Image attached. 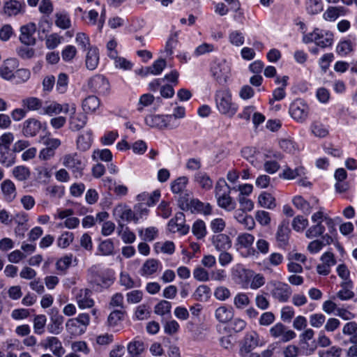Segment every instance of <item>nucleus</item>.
Here are the masks:
<instances>
[{
    "mask_svg": "<svg viewBox=\"0 0 357 357\" xmlns=\"http://www.w3.org/2000/svg\"><path fill=\"white\" fill-rule=\"evenodd\" d=\"M215 102L218 111L222 114L232 117L237 112V105L233 102L229 89H221L216 91Z\"/></svg>",
    "mask_w": 357,
    "mask_h": 357,
    "instance_id": "f257e3e1",
    "label": "nucleus"
},
{
    "mask_svg": "<svg viewBox=\"0 0 357 357\" xmlns=\"http://www.w3.org/2000/svg\"><path fill=\"white\" fill-rule=\"evenodd\" d=\"M63 165L71 170L76 178H79L83 175V170L86 164L84 158L76 152L65 154L62 158Z\"/></svg>",
    "mask_w": 357,
    "mask_h": 357,
    "instance_id": "f03ea898",
    "label": "nucleus"
},
{
    "mask_svg": "<svg viewBox=\"0 0 357 357\" xmlns=\"http://www.w3.org/2000/svg\"><path fill=\"white\" fill-rule=\"evenodd\" d=\"M305 43L314 42L317 46L325 48L331 46L333 42V35L331 32L315 29L313 32L303 36Z\"/></svg>",
    "mask_w": 357,
    "mask_h": 357,
    "instance_id": "7ed1b4c3",
    "label": "nucleus"
},
{
    "mask_svg": "<svg viewBox=\"0 0 357 357\" xmlns=\"http://www.w3.org/2000/svg\"><path fill=\"white\" fill-rule=\"evenodd\" d=\"M289 112L296 121L303 123L308 117L310 108L303 100L298 98L291 103Z\"/></svg>",
    "mask_w": 357,
    "mask_h": 357,
    "instance_id": "20e7f679",
    "label": "nucleus"
},
{
    "mask_svg": "<svg viewBox=\"0 0 357 357\" xmlns=\"http://www.w3.org/2000/svg\"><path fill=\"white\" fill-rule=\"evenodd\" d=\"M213 78L220 84L227 82L230 75V66L224 59L216 60L211 68Z\"/></svg>",
    "mask_w": 357,
    "mask_h": 357,
    "instance_id": "39448f33",
    "label": "nucleus"
},
{
    "mask_svg": "<svg viewBox=\"0 0 357 357\" xmlns=\"http://www.w3.org/2000/svg\"><path fill=\"white\" fill-rule=\"evenodd\" d=\"M271 335L277 339L279 338L282 342H287L296 337V333L294 331L288 329L283 324L277 323L270 328Z\"/></svg>",
    "mask_w": 357,
    "mask_h": 357,
    "instance_id": "423d86ee",
    "label": "nucleus"
},
{
    "mask_svg": "<svg viewBox=\"0 0 357 357\" xmlns=\"http://www.w3.org/2000/svg\"><path fill=\"white\" fill-rule=\"evenodd\" d=\"M259 344V335L255 331L247 333L245 335L239 349V354L242 357H245Z\"/></svg>",
    "mask_w": 357,
    "mask_h": 357,
    "instance_id": "0eeeda50",
    "label": "nucleus"
},
{
    "mask_svg": "<svg viewBox=\"0 0 357 357\" xmlns=\"http://www.w3.org/2000/svg\"><path fill=\"white\" fill-rule=\"evenodd\" d=\"M172 119V117L167 116V115H148L145 118V123L151 128L172 129L171 127L172 123H170Z\"/></svg>",
    "mask_w": 357,
    "mask_h": 357,
    "instance_id": "6e6552de",
    "label": "nucleus"
},
{
    "mask_svg": "<svg viewBox=\"0 0 357 357\" xmlns=\"http://www.w3.org/2000/svg\"><path fill=\"white\" fill-rule=\"evenodd\" d=\"M168 229L172 233L178 232L182 235L186 234L190 229L189 226L185 224V215L183 213H177L175 217L169 220L167 225Z\"/></svg>",
    "mask_w": 357,
    "mask_h": 357,
    "instance_id": "1a4fd4ad",
    "label": "nucleus"
},
{
    "mask_svg": "<svg viewBox=\"0 0 357 357\" xmlns=\"http://www.w3.org/2000/svg\"><path fill=\"white\" fill-rule=\"evenodd\" d=\"M291 294V287L287 284L280 282L275 283L274 287L271 291L273 297L281 303L287 302Z\"/></svg>",
    "mask_w": 357,
    "mask_h": 357,
    "instance_id": "9d476101",
    "label": "nucleus"
},
{
    "mask_svg": "<svg viewBox=\"0 0 357 357\" xmlns=\"http://www.w3.org/2000/svg\"><path fill=\"white\" fill-rule=\"evenodd\" d=\"M76 107L71 105V115L69 118L70 129L72 131H79L83 128L87 122V116L85 113L76 114Z\"/></svg>",
    "mask_w": 357,
    "mask_h": 357,
    "instance_id": "9b49d317",
    "label": "nucleus"
},
{
    "mask_svg": "<svg viewBox=\"0 0 357 357\" xmlns=\"http://www.w3.org/2000/svg\"><path fill=\"white\" fill-rule=\"evenodd\" d=\"M18 67L19 62L16 59H8L0 66V76L5 79L10 80L15 77Z\"/></svg>",
    "mask_w": 357,
    "mask_h": 357,
    "instance_id": "f8f14e48",
    "label": "nucleus"
},
{
    "mask_svg": "<svg viewBox=\"0 0 357 357\" xmlns=\"http://www.w3.org/2000/svg\"><path fill=\"white\" fill-rule=\"evenodd\" d=\"M50 323L47 326V330L50 333L59 335L62 331V324L64 318L56 308L50 310Z\"/></svg>",
    "mask_w": 357,
    "mask_h": 357,
    "instance_id": "ddd939ff",
    "label": "nucleus"
},
{
    "mask_svg": "<svg viewBox=\"0 0 357 357\" xmlns=\"http://www.w3.org/2000/svg\"><path fill=\"white\" fill-rule=\"evenodd\" d=\"M36 30V25L34 23H29L24 25L20 29V41L26 45H33L36 43V39L33 34Z\"/></svg>",
    "mask_w": 357,
    "mask_h": 357,
    "instance_id": "4468645a",
    "label": "nucleus"
},
{
    "mask_svg": "<svg viewBox=\"0 0 357 357\" xmlns=\"http://www.w3.org/2000/svg\"><path fill=\"white\" fill-rule=\"evenodd\" d=\"M89 85L94 91L102 94L107 93L109 89V82L104 76L100 75L93 77L90 79Z\"/></svg>",
    "mask_w": 357,
    "mask_h": 357,
    "instance_id": "2eb2a0df",
    "label": "nucleus"
},
{
    "mask_svg": "<svg viewBox=\"0 0 357 357\" xmlns=\"http://www.w3.org/2000/svg\"><path fill=\"white\" fill-rule=\"evenodd\" d=\"M41 129V123L34 118L26 119L23 123L22 134L26 137L36 136Z\"/></svg>",
    "mask_w": 357,
    "mask_h": 357,
    "instance_id": "dca6fc26",
    "label": "nucleus"
},
{
    "mask_svg": "<svg viewBox=\"0 0 357 357\" xmlns=\"http://www.w3.org/2000/svg\"><path fill=\"white\" fill-rule=\"evenodd\" d=\"M114 215L117 217L119 227L123 229L124 223L135 221L133 211L129 208L119 206L114 209Z\"/></svg>",
    "mask_w": 357,
    "mask_h": 357,
    "instance_id": "f3484780",
    "label": "nucleus"
},
{
    "mask_svg": "<svg viewBox=\"0 0 357 357\" xmlns=\"http://www.w3.org/2000/svg\"><path fill=\"white\" fill-rule=\"evenodd\" d=\"M92 292L89 289L79 290L76 295V301L79 308L85 309L92 307L94 301L91 298Z\"/></svg>",
    "mask_w": 357,
    "mask_h": 357,
    "instance_id": "a211bd4d",
    "label": "nucleus"
},
{
    "mask_svg": "<svg viewBox=\"0 0 357 357\" xmlns=\"http://www.w3.org/2000/svg\"><path fill=\"white\" fill-rule=\"evenodd\" d=\"M289 225V220H284L281 222L278 227L275 237L278 244L280 246L286 245L288 243L290 233Z\"/></svg>",
    "mask_w": 357,
    "mask_h": 357,
    "instance_id": "6ab92c4d",
    "label": "nucleus"
},
{
    "mask_svg": "<svg viewBox=\"0 0 357 357\" xmlns=\"http://www.w3.org/2000/svg\"><path fill=\"white\" fill-rule=\"evenodd\" d=\"M347 11L344 6H329L323 13V18L326 21L334 22L339 17L346 15Z\"/></svg>",
    "mask_w": 357,
    "mask_h": 357,
    "instance_id": "aec40b11",
    "label": "nucleus"
},
{
    "mask_svg": "<svg viewBox=\"0 0 357 357\" xmlns=\"http://www.w3.org/2000/svg\"><path fill=\"white\" fill-rule=\"evenodd\" d=\"M92 144V132L89 130L79 135L76 140L77 149L84 152L89 150Z\"/></svg>",
    "mask_w": 357,
    "mask_h": 357,
    "instance_id": "412c9836",
    "label": "nucleus"
},
{
    "mask_svg": "<svg viewBox=\"0 0 357 357\" xmlns=\"http://www.w3.org/2000/svg\"><path fill=\"white\" fill-rule=\"evenodd\" d=\"M99 62L98 50L95 47L89 48L86 56V66L90 70H93L98 66Z\"/></svg>",
    "mask_w": 357,
    "mask_h": 357,
    "instance_id": "4be33fe9",
    "label": "nucleus"
},
{
    "mask_svg": "<svg viewBox=\"0 0 357 357\" xmlns=\"http://www.w3.org/2000/svg\"><path fill=\"white\" fill-rule=\"evenodd\" d=\"M16 156L10 148H0V163L6 167H10L15 162Z\"/></svg>",
    "mask_w": 357,
    "mask_h": 357,
    "instance_id": "5701e85b",
    "label": "nucleus"
},
{
    "mask_svg": "<svg viewBox=\"0 0 357 357\" xmlns=\"http://www.w3.org/2000/svg\"><path fill=\"white\" fill-rule=\"evenodd\" d=\"M213 244L219 251L226 250L231 248V242L229 237L224 234H219L213 236Z\"/></svg>",
    "mask_w": 357,
    "mask_h": 357,
    "instance_id": "b1692460",
    "label": "nucleus"
},
{
    "mask_svg": "<svg viewBox=\"0 0 357 357\" xmlns=\"http://www.w3.org/2000/svg\"><path fill=\"white\" fill-rule=\"evenodd\" d=\"M215 318L221 323H227L234 317V310L231 307L220 306L215 312Z\"/></svg>",
    "mask_w": 357,
    "mask_h": 357,
    "instance_id": "393cba45",
    "label": "nucleus"
},
{
    "mask_svg": "<svg viewBox=\"0 0 357 357\" xmlns=\"http://www.w3.org/2000/svg\"><path fill=\"white\" fill-rule=\"evenodd\" d=\"M211 206L208 203L205 204L197 199H192L188 211L192 213L199 212L204 215H209L211 213Z\"/></svg>",
    "mask_w": 357,
    "mask_h": 357,
    "instance_id": "a878e982",
    "label": "nucleus"
},
{
    "mask_svg": "<svg viewBox=\"0 0 357 357\" xmlns=\"http://www.w3.org/2000/svg\"><path fill=\"white\" fill-rule=\"evenodd\" d=\"M46 341L47 343L44 347L51 349L55 356L61 357L64 354L65 350L62 347L61 342L57 337H49L47 338Z\"/></svg>",
    "mask_w": 357,
    "mask_h": 357,
    "instance_id": "bb28decb",
    "label": "nucleus"
},
{
    "mask_svg": "<svg viewBox=\"0 0 357 357\" xmlns=\"http://www.w3.org/2000/svg\"><path fill=\"white\" fill-rule=\"evenodd\" d=\"M67 332L71 336L77 337L85 333L84 326H82L75 319H70L66 324Z\"/></svg>",
    "mask_w": 357,
    "mask_h": 357,
    "instance_id": "cd10ccee",
    "label": "nucleus"
},
{
    "mask_svg": "<svg viewBox=\"0 0 357 357\" xmlns=\"http://www.w3.org/2000/svg\"><path fill=\"white\" fill-rule=\"evenodd\" d=\"M82 109L85 114L94 112L100 106V100L95 96H89L82 102Z\"/></svg>",
    "mask_w": 357,
    "mask_h": 357,
    "instance_id": "c85d7f7f",
    "label": "nucleus"
},
{
    "mask_svg": "<svg viewBox=\"0 0 357 357\" xmlns=\"http://www.w3.org/2000/svg\"><path fill=\"white\" fill-rule=\"evenodd\" d=\"M159 265L160 261L156 259H149L146 260L141 268V275L144 276L153 275L158 271Z\"/></svg>",
    "mask_w": 357,
    "mask_h": 357,
    "instance_id": "c756f323",
    "label": "nucleus"
},
{
    "mask_svg": "<svg viewBox=\"0 0 357 357\" xmlns=\"http://www.w3.org/2000/svg\"><path fill=\"white\" fill-rule=\"evenodd\" d=\"M211 291L210 287L206 284H201L197 287L192 294V297L196 301L206 302L211 297Z\"/></svg>",
    "mask_w": 357,
    "mask_h": 357,
    "instance_id": "7c9ffc66",
    "label": "nucleus"
},
{
    "mask_svg": "<svg viewBox=\"0 0 357 357\" xmlns=\"http://www.w3.org/2000/svg\"><path fill=\"white\" fill-rule=\"evenodd\" d=\"M3 13L8 16L16 15L22 11V6L20 1L10 0L3 4Z\"/></svg>",
    "mask_w": 357,
    "mask_h": 357,
    "instance_id": "2f4dec72",
    "label": "nucleus"
},
{
    "mask_svg": "<svg viewBox=\"0 0 357 357\" xmlns=\"http://www.w3.org/2000/svg\"><path fill=\"white\" fill-rule=\"evenodd\" d=\"M22 105L26 111H38L43 107V101L36 97H28L22 100Z\"/></svg>",
    "mask_w": 357,
    "mask_h": 357,
    "instance_id": "473e14b6",
    "label": "nucleus"
},
{
    "mask_svg": "<svg viewBox=\"0 0 357 357\" xmlns=\"http://www.w3.org/2000/svg\"><path fill=\"white\" fill-rule=\"evenodd\" d=\"M236 220L242 224L248 230H252L255 226V222L253 218L248 215L243 211H236L235 213Z\"/></svg>",
    "mask_w": 357,
    "mask_h": 357,
    "instance_id": "72a5a7b5",
    "label": "nucleus"
},
{
    "mask_svg": "<svg viewBox=\"0 0 357 357\" xmlns=\"http://www.w3.org/2000/svg\"><path fill=\"white\" fill-rule=\"evenodd\" d=\"M1 190L4 195L5 199L11 202L14 199L16 195V189L15 184L10 180H5L1 183Z\"/></svg>",
    "mask_w": 357,
    "mask_h": 357,
    "instance_id": "f704fd0d",
    "label": "nucleus"
},
{
    "mask_svg": "<svg viewBox=\"0 0 357 357\" xmlns=\"http://www.w3.org/2000/svg\"><path fill=\"white\" fill-rule=\"evenodd\" d=\"M56 26L61 29H68L71 26V20L69 15L64 11L55 13Z\"/></svg>",
    "mask_w": 357,
    "mask_h": 357,
    "instance_id": "c9c22d12",
    "label": "nucleus"
},
{
    "mask_svg": "<svg viewBox=\"0 0 357 357\" xmlns=\"http://www.w3.org/2000/svg\"><path fill=\"white\" fill-rule=\"evenodd\" d=\"M342 289L340 290L337 296L342 301L351 299L354 296V293L351 291L352 282L351 280L344 281L341 284Z\"/></svg>",
    "mask_w": 357,
    "mask_h": 357,
    "instance_id": "e433bc0d",
    "label": "nucleus"
},
{
    "mask_svg": "<svg viewBox=\"0 0 357 357\" xmlns=\"http://www.w3.org/2000/svg\"><path fill=\"white\" fill-rule=\"evenodd\" d=\"M110 59L114 60L116 68L124 70H128L132 69L133 66L132 63L130 61L127 60L126 58L119 56L117 52H112L110 54Z\"/></svg>",
    "mask_w": 357,
    "mask_h": 357,
    "instance_id": "4c0bfd02",
    "label": "nucleus"
},
{
    "mask_svg": "<svg viewBox=\"0 0 357 357\" xmlns=\"http://www.w3.org/2000/svg\"><path fill=\"white\" fill-rule=\"evenodd\" d=\"M216 199L218 205L226 211H231L236 208V203L230 197V193L222 195Z\"/></svg>",
    "mask_w": 357,
    "mask_h": 357,
    "instance_id": "58836bf2",
    "label": "nucleus"
},
{
    "mask_svg": "<svg viewBox=\"0 0 357 357\" xmlns=\"http://www.w3.org/2000/svg\"><path fill=\"white\" fill-rule=\"evenodd\" d=\"M195 180L205 190H209L212 188L213 181L206 173L199 172L196 174Z\"/></svg>",
    "mask_w": 357,
    "mask_h": 357,
    "instance_id": "ea45409f",
    "label": "nucleus"
},
{
    "mask_svg": "<svg viewBox=\"0 0 357 357\" xmlns=\"http://www.w3.org/2000/svg\"><path fill=\"white\" fill-rule=\"evenodd\" d=\"M305 174V168L302 166L296 167L294 169L286 167L282 174V177L285 179H294L297 176H303Z\"/></svg>",
    "mask_w": 357,
    "mask_h": 357,
    "instance_id": "a19ab883",
    "label": "nucleus"
},
{
    "mask_svg": "<svg viewBox=\"0 0 357 357\" xmlns=\"http://www.w3.org/2000/svg\"><path fill=\"white\" fill-rule=\"evenodd\" d=\"M258 201L261 206L268 209H273L276 206L275 198L267 192L261 193L259 196Z\"/></svg>",
    "mask_w": 357,
    "mask_h": 357,
    "instance_id": "79ce46f5",
    "label": "nucleus"
},
{
    "mask_svg": "<svg viewBox=\"0 0 357 357\" xmlns=\"http://www.w3.org/2000/svg\"><path fill=\"white\" fill-rule=\"evenodd\" d=\"M188 178L186 176H180L173 181L171 184V189L173 193H182L186 188Z\"/></svg>",
    "mask_w": 357,
    "mask_h": 357,
    "instance_id": "37998d69",
    "label": "nucleus"
},
{
    "mask_svg": "<svg viewBox=\"0 0 357 357\" xmlns=\"http://www.w3.org/2000/svg\"><path fill=\"white\" fill-rule=\"evenodd\" d=\"M63 36H60L57 33H53L46 36L45 38V45L49 50L55 49L59 44L63 41Z\"/></svg>",
    "mask_w": 357,
    "mask_h": 357,
    "instance_id": "c03bdc74",
    "label": "nucleus"
},
{
    "mask_svg": "<svg viewBox=\"0 0 357 357\" xmlns=\"http://www.w3.org/2000/svg\"><path fill=\"white\" fill-rule=\"evenodd\" d=\"M306 10L310 15H316L323 10L321 0H306Z\"/></svg>",
    "mask_w": 357,
    "mask_h": 357,
    "instance_id": "a18cd8bd",
    "label": "nucleus"
},
{
    "mask_svg": "<svg viewBox=\"0 0 357 357\" xmlns=\"http://www.w3.org/2000/svg\"><path fill=\"white\" fill-rule=\"evenodd\" d=\"M255 241L253 235L248 233H243L238 236L236 238V245L241 248H248L252 245Z\"/></svg>",
    "mask_w": 357,
    "mask_h": 357,
    "instance_id": "49530a36",
    "label": "nucleus"
},
{
    "mask_svg": "<svg viewBox=\"0 0 357 357\" xmlns=\"http://www.w3.org/2000/svg\"><path fill=\"white\" fill-rule=\"evenodd\" d=\"M14 177L20 181H24L30 176L29 168L24 166H17L13 170Z\"/></svg>",
    "mask_w": 357,
    "mask_h": 357,
    "instance_id": "de8ad7c7",
    "label": "nucleus"
},
{
    "mask_svg": "<svg viewBox=\"0 0 357 357\" xmlns=\"http://www.w3.org/2000/svg\"><path fill=\"white\" fill-rule=\"evenodd\" d=\"M231 188L226 183L225 179H219L215 186V197H220L222 195L230 193Z\"/></svg>",
    "mask_w": 357,
    "mask_h": 357,
    "instance_id": "09e8293b",
    "label": "nucleus"
},
{
    "mask_svg": "<svg viewBox=\"0 0 357 357\" xmlns=\"http://www.w3.org/2000/svg\"><path fill=\"white\" fill-rule=\"evenodd\" d=\"M149 210L144 203H139L134 206L135 222H137L139 219L146 218L149 214Z\"/></svg>",
    "mask_w": 357,
    "mask_h": 357,
    "instance_id": "8fccbe9b",
    "label": "nucleus"
},
{
    "mask_svg": "<svg viewBox=\"0 0 357 357\" xmlns=\"http://www.w3.org/2000/svg\"><path fill=\"white\" fill-rule=\"evenodd\" d=\"M46 317L43 314L36 315L33 319V329L36 334L41 335L44 333L46 324Z\"/></svg>",
    "mask_w": 357,
    "mask_h": 357,
    "instance_id": "3c124183",
    "label": "nucleus"
},
{
    "mask_svg": "<svg viewBox=\"0 0 357 357\" xmlns=\"http://www.w3.org/2000/svg\"><path fill=\"white\" fill-rule=\"evenodd\" d=\"M192 231L193 234L198 238H202L206 236V225L204 221L197 220L192 225Z\"/></svg>",
    "mask_w": 357,
    "mask_h": 357,
    "instance_id": "603ef678",
    "label": "nucleus"
},
{
    "mask_svg": "<svg viewBox=\"0 0 357 357\" xmlns=\"http://www.w3.org/2000/svg\"><path fill=\"white\" fill-rule=\"evenodd\" d=\"M325 231L324 226L321 223H317L310 227L305 232V236L308 238H313L319 236L324 234Z\"/></svg>",
    "mask_w": 357,
    "mask_h": 357,
    "instance_id": "864d4df0",
    "label": "nucleus"
},
{
    "mask_svg": "<svg viewBox=\"0 0 357 357\" xmlns=\"http://www.w3.org/2000/svg\"><path fill=\"white\" fill-rule=\"evenodd\" d=\"M91 157L93 160L100 159L102 161L109 162L112 159V154L109 149L95 150Z\"/></svg>",
    "mask_w": 357,
    "mask_h": 357,
    "instance_id": "5fc2aeb1",
    "label": "nucleus"
},
{
    "mask_svg": "<svg viewBox=\"0 0 357 357\" xmlns=\"http://www.w3.org/2000/svg\"><path fill=\"white\" fill-rule=\"evenodd\" d=\"M127 349L129 355L141 354L144 350V343L139 340H134L128 344Z\"/></svg>",
    "mask_w": 357,
    "mask_h": 357,
    "instance_id": "6e6d98bb",
    "label": "nucleus"
},
{
    "mask_svg": "<svg viewBox=\"0 0 357 357\" xmlns=\"http://www.w3.org/2000/svg\"><path fill=\"white\" fill-rule=\"evenodd\" d=\"M74 235L72 232H63L57 240V245L61 248H66L73 241Z\"/></svg>",
    "mask_w": 357,
    "mask_h": 357,
    "instance_id": "4d7b16f0",
    "label": "nucleus"
},
{
    "mask_svg": "<svg viewBox=\"0 0 357 357\" xmlns=\"http://www.w3.org/2000/svg\"><path fill=\"white\" fill-rule=\"evenodd\" d=\"M114 243L112 240L107 239L102 241L98 245V250L102 255H110L114 252Z\"/></svg>",
    "mask_w": 357,
    "mask_h": 357,
    "instance_id": "13d9d810",
    "label": "nucleus"
},
{
    "mask_svg": "<svg viewBox=\"0 0 357 357\" xmlns=\"http://www.w3.org/2000/svg\"><path fill=\"white\" fill-rule=\"evenodd\" d=\"M294 205L298 209L305 213H310L311 207L310 204L305 201L301 196H296L293 199Z\"/></svg>",
    "mask_w": 357,
    "mask_h": 357,
    "instance_id": "bf43d9fd",
    "label": "nucleus"
},
{
    "mask_svg": "<svg viewBox=\"0 0 357 357\" xmlns=\"http://www.w3.org/2000/svg\"><path fill=\"white\" fill-rule=\"evenodd\" d=\"M154 99V96L151 93H145L141 96L137 104V111L142 112L144 107L151 105Z\"/></svg>",
    "mask_w": 357,
    "mask_h": 357,
    "instance_id": "052dcab7",
    "label": "nucleus"
},
{
    "mask_svg": "<svg viewBox=\"0 0 357 357\" xmlns=\"http://www.w3.org/2000/svg\"><path fill=\"white\" fill-rule=\"evenodd\" d=\"M234 304L238 309H243L250 304V299L247 294L239 293L234 298Z\"/></svg>",
    "mask_w": 357,
    "mask_h": 357,
    "instance_id": "680f3d73",
    "label": "nucleus"
},
{
    "mask_svg": "<svg viewBox=\"0 0 357 357\" xmlns=\"http://www.w3.org/2000/svg\"><path fill=\"white\" fill-rule=\"evenodd\" d=\"M118 233L125 243H132L135 241V234L128 227H126L125 229L119 227Z\"/></svg>",
    "mask_w": 357,
    "mask_h": 357,
    "instance_id": "e2e57ef3",
    "label": "nucleus"
},
{
    "mask_svg": "<svg viewBox=\"0 0 357 357\" xmlns=\"http://www.w3.org/2000/svg\"><path fill=\"white\" fill-rule=\"evenodd\" d=\"M172 304L169 301L162 300L155 307L154 312L159 315H165L170 312Z\"/></svg>",
    "mask_w": 357,
    "mask_h": 357,
    "instance_id": "0e129e2a",
    "label": "nucleus"
},
{
    "mask_svg": "<svg viewBox=\"0 0 357 357\" xmlns=\"http://www.w3.org/2000/svg\"><path fill=\"white\" fill-rule=\"evenodd\" d=\"M61 112H63V107H61V104L55 102H53L43 107V114L48 116L59 114Z\"/></svg>",
    "mask_w": 357,
    "mask_h": 357,
    "instance_id": "69168bd1",
    "label": "nucleus"
},
{
    "mask_svg": "<svg viewBox=\"0 0 357 357\" xmlns=\"http://www.w3.org/2000/svg\"><path fill=\"white\" fill-rule=\"evenodd\" d=\"M342 351L341 348L333 346L327 350L319 351L318 354L319 357H341Z\"/></svg>",
    "mask_w": 357,
    "mask_h": 357,
    "instance_id": "338daca9",
    "label": "nucleus"
},
{
    "mask_svg": "<svg viewBox=\"0 0 357 357\" xmlns=\"http://www.w3.org/2000/svg\"><path fill=\"white\" fill-rule=\"evenodd\" d=\"M75 42L84 51L89 50L90 47L89 38L83 32H79L76 34Z\"/></svg>",
    "mask_w": 357,
    "mask_h": 357,
    "instance_id": "774afa93",
    "label": "nucleus"
}]
</instances>
